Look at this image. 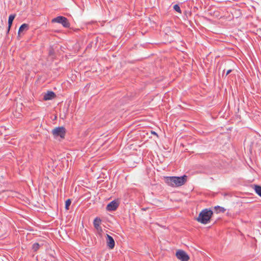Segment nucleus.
I'll return each mask as SVG.
<instances>
[{"mask_svg":"<svg viewBox=\"0 0 261 261\" xmlns=\"http://www.w3.org/2000/svg\"><path fill=\"white\" fill-rule=\"evenodd\" d=\"M51 22L61 23L64 28H69L70 27V23L68 19L64 16H59L54 18L51 20Z\"/></svg>","mask_w":261,"mask_h":261,"instance_id":"20e7f679","label":"nucleus"},{"mask_svg":"<svg viewBox=\"0 0 261 261\" xmlns=\"http://www.w3.org/2000/svg\"><path fill=\"white\" fill-rule=\"evenodd\" d=\"M253 186L255 192L261 197V186L257 185H254Z\"/></svg>","mask_w":261,"mask_h":261,"instance_id":"ddd939ff","label":"nucleus"},{"mask_svg":"<svg viewBox=\"0 0 261 261\" xmlns=\"http://www.w3.org/2000/svg\"><path fill=\"white\" fill-rule=\"evenodd\" d=\"M15 14H11L9 16L8 18V27L7 30V33H9L10 28L12 25L13 21L15 17Z\"/></svg>","mask_w":261,"mask_h":261,"instance_id":"9d476101","label":"nucleus"},{"mask_svg":"<svg viewBox=\"0 0 261 261\" xmlns=\"http://www.w3.org/2000/svg\"><path fill=\"white\" fill-rule=\"evenodd\" d=\"M224 72H225V69L223 70V73L222 74V77H223L224 76Z\"/></svg>","mask_w":261,"mask_h":261,"instance_id":"aec40b11","label":"nucleus"},{"mask_svg":"<svg viewBox=\"0 0 261 261\" xmlns=\"http://www.w3.org/2000/svg\"><path fill=\"white\" fill-rule=\"evenodd\" d=\"M101 220L99 217L95 218L93 221V225L94 228L96 229L98 235L100 237H102L103 230L101 227L100 226L101 224Z\"/></svg>","mask_w":261,"mask_h":261,"instance_id":"39448f33","label":"nucleus"},{"mask_svg":"<svg viewBox=\"0 0 261 261\" xmlns=\"http://www.w3.org/2000/svg\"><path fill=\"white\" fill-rule=\"evenodd\" d=\"M188 176L184 175L181 176H169L165 177V182L169 186L173 187L181 186L187 181Z\"/></svg>","mask_w":261,"mask_h":261,"instance_id":"f257e3e1","label":"nucleus"},{"mask_svg":"<svg viewBox=\"0 0 261 261\" xmlns=\"http://www.w3.org/2000/svg\"><path fill=\"white\" fill-rule=\"evenodd\" d=\"M56 97V94L55 92L51 91H48L46 93H45L43 96V100H48L54 99Z\"/></svg>","mask_w":261,"mask_h":261,"instance_id":"1a4fd4ad","label":"nucleus"},{"mask_svg":"<svg viewBox=\"0 0 261 261\" xmlns=\"http://www.w3.org/2000/svg\"><path fill=\"white\" fill-rule=\"evenodd\" d=\"M106 241L107 246L111 249H113L115 247V243L114 239L112 237L107 234L106 236Z\"/></svg>","mask_w":261,"mask_h":261,"instance_id":"6e6552de","label":"nucleus"},{"mask_svg":"<svg viewBox=\"0 0 261 261\" xmlns=\"http://www.w3.org/2000/svg\"><path fill=\"white\" fill-rule=\"evenodd\" d=\"M48 55L50 56H55V50L53 47H50L49 49Z\"/></svg>","mask_w":261,"mask_h":261,"instance_id":"dca6fc26","label":"nucleus"},{"mask_svg":"<svg viewBox=\"0 0 261 261\" xmlns=\"http://www.w3.org/2000/svg\"><path fill=\"white\" fill-rule=\"evenodd\" d=\"M71 203V200L70 199H68L65 201V208L66 210H68L69 209V206Z\"/></svg>","mask_w":261,"mask_h":261,"instance_id":"2eb2a0df","label":"nucleus"},{"mask_svg":"<svg viewBox=\"0 0 261 261\" xmlns=\"http://www.w3.org/2000/svg\"><path fill=\"white\" fill-rule=\"evenodd\" d=\"M151 134L154 135H156V136H158V134L157 133H156L155 132H153V131H151Z\"/></svg>","mask_w":261,"mask_h":261,"instance_id":"6ab92c4d","label":"nucleus"},{"mask_svg":"<svg viewBox=\"0 0 261 261\" xmlns=\"http://www.w3.org/2000/svg\"><path fill=\"white\" fill-rule=\"evenodd\" d=\"M51 132L55 138L60 137L63 139L65 138L66 130L64 127L59 126L53 129Z\"/></svg>","mask_w":261,"mask_h":261,"instance_id":"7ed1b4c3","label":"nucleus"},{"mask_svg":"<svg viewBox=\"0 0 261 261\" xmlns=\"http://www.w3.org/2000/svg\"><path fill=\"white\" fill-rule=\"evenodd\" d=\"M232 71V69H228L227 71V72H226V74L225 75V77H226L227 75H228L230 73H231Z\"/></svg>","mask_w":261,"mask_h":261,"instance_id":"a211bd4d","label":"nucleus"},{"mask_svg":"<svg viewBox=\"0 0 261 261\" xmlns=\"http://www.w3.org/2000/svg\"><path fill=\"white\" fill-rule=\"evenodd\" d=\"M176 256L181 261H188L190 257L188 254L184 250H178L176 252Z\"/></svg>","mask_w":261,"mask_h":261,"instance_id":"423d86ee","label":"nucleus"},{"mask_svg":"<svg viewBox=\"0 0 261 261\" xmlns=\"http://www.w3.org/2000/svg\"><path fill=\"white\" fill-rule=\"evenodd\" d=\"M173 9L175 11L179 12L180 13H181L180 8L178 4H176V5H174Z\"/></svg>","mask_w":261,"mask_h":261,"instance_id":"f3484780","label":"nucleus"},{"mask_svg":"<svg viewBox=\"0 0 261 261\" xmlns=\"http://www.w3.org/2000/svg\"><path fill=\"white\" fill-rule=\"evenodd\" d=\"M29 29V24L27 23H23L21 24L18 30V34H20L24 31H27Z\"/></svg>","mask_w":261,"mask_h":261,"instance_id":"9b49d317","label":"nucleus"},{"mask_svg":"<svg viewBox=\"0 0 261 261\" xmlns=\"http://www.w3.org/2000/svg\"><path fill=\"white\" fill-rule=\"evenodd\" d=\"M119 203L118 201L113 200L110 202L106 207V209L108 211H116L118 207Z\"/></svg>","mask_w":261,"mask_h":261,"instance_id":"0eeeda50","label":"nucleus"},{"mask_svg":"<svg viewBox=\"0 0 261 261\" xmlns=\"http://www.w3.org/2000/svg\"><path fill=\"white\" fill-rule=\"evenodd\" d=\"M40 245L38 243H34L32 246V249L34 252H37L40 248Z\"/></svg>","mask_w":261,"mask_h":261,"instance_id":"4468645a","label":"nucleus"},{"mask_svg":"<svg viewBox=\"0 0 261 261\" xmlns=\"http://www.w3.org/2000/svg\"><path fill=\"white\" fill-rule=\"evenodd\" d=\"M214 211L217 213H224L226 211V209L224 208L223 207H221L218 205L214 207Z\"/></svg>","mask_w":261,"mask_h":261,"instance_id":"f8f14e48","label":"nucleus"},{"mask_svg":"<svg viewBox=\"0 0 261 261\" xmlns=\"http://www.w3.org/2000/svg\"><path fill=\"white\" fill-rule=\"evenodd\" d=\"M213 216V212L211 209L205 208L200 212L195 219L202 224H206L210 222Z\"/></svg>","mask_w":261,"mask_h":261,"instance_id":"f03ea898","label":"nucleus"}]
</instances>
